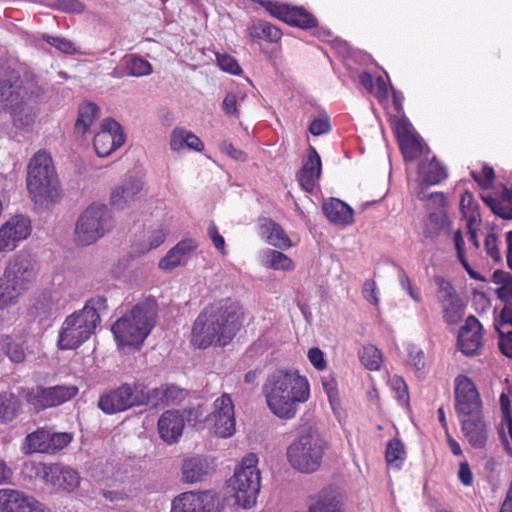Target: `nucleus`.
<instances>
[{
  "label": "nucleus",
  "instance_id": "4468645a",
  "mask_svg": "<svg viewBox=\"0 0 512 512\" xmlns=\"http://www.w3.org/2000/svg\"><path fill=\"white\" fill-rule=\"evenodd\" d=\"M78 394L75 385H56L52 387L38 386L28 392L26 400L37 411L59 406Z\"/></svg>",
  "mask_w": 512,
  "mask_h": 512
},
{
  "label": "nucleus",
  "instance_id": "0eeeda50",
  "mask_svg": "<svg viewBox=\"0 0 512 512\" xmlns=\"http://www.w3.org/2000/svg\"><path fill=\"white\" fill-rule=\"evenodd\" d=\"M328 443L315 430L298 436L287 448L289 464L302 473L315 472L322 463Z\"/></svg>",
  "mask_w": 512,
  "mask_h": 512
},
{
  "label": "nucleus",
  "instance_id": "f03ea898",
  "mask_svg": "<svg viewBox=\"0 0 512 512\" xmlns=\"http://www.w3.org/2000/svg\"><path fill=\"white\" fill-rule=\"evenodd\" d=\"M263 394L269 410L279 419H293L298 406L310 398L308 379L295 369H278L269 375L263 385Z\"/></svg>",
  "mask_w": 512,
  "mask_h": 512
},
{
  "label": "nucleus",
  "instance_id": "1a4fd4ad",
  "mask_svg": "<svg viewBox=\"0 0 512 512\" xmlns=\"http://www.w3.org/2000/svg\"><path fill=\"white\" fill-rule=\"evenodd\" d=\"M257 463L258 457L255 453L246 455L230 479L236 502L245 509L256 504L260 491L261 477Z\"/></svg>",
  "mask_w": 512,
  "mask_h": 512
},
{
  "label": "nucleus",
  "instance_id": "864d4df0",
  "mask_svg": "<svg viewBox=\"0 0 512 512\" xmlns=\"http://www.w3.org/2000/svg\"><path fill=\"white\" fill-rule=\"evenodd\" d=\"M398 280L401 288L410 296L416 303H422L421 291L416 287L404 269L400 268L398 271Z\"/></svg>",
  "mask_w": 512,
  "mask_h": 512
},
{
  "label": "nucleus",
  "instance_id": "ddd939ff",
  "mask_svg": "<svg viewBox=\"0 0 512 512\" xmlns=\"http://www.w3.org/2000/svg\"><path fill=\"white\" fill-rule=\"evenodd\" d=\"M455 411L459 418L482 413V400L474 382L466 375L455 378Z\"/></svg>",
  "mask_w": 512,
  "mask_h": 512
},
{
  "label": "nucleus",
  "instance_id": "f8f14e48",
  "mask_svg": "<svg viewBox=\"0 0 512 512\" xmlns=\"http://www.w3.org/2000/svg\"><path fill=\"white\" fill-rule=\"evenodd\" d=\"M72 441V434L54 432L47 427H40L29 433L24 440L22 451L24 454L44 453L55 454L64 449Z\"/></svg>",
  "mask_w": 512,
  "mask_h": 512
},
{
  "label": "nucleus",
  "instance_id": "aec40b11",
  "mask_svg": "<svg viewBox=\"0 0 512 512\" xmlns=\"http://www.w3.org/2000/svg\"><path fill=\"white\" fill-rule=\"evenodd\" d=\"M321 173L322 162L320 155L313 146H310L307 158L296 174V179L304 191L312 193L321 177Z\"/></svg>",
  "mask_w": 512,
  "mask_h": 512
},
{
  "label": "nucleus",
  "instance_id": "603ef678",
  "mask_svg": "<svg viewBox=\"0 0 512 512\" xmlns=\"http://www.w3.org/2000/svg\"><path fill=\"white\" fill-rule=\"evenodd\" d=\"M48 468H51V464L36 461H27L23 465V471L30 478L41 479L46 484L49 477Z\"/></svg>",
  "mask_w": 512,
  "mask_h": 512
},
{
  "label": "nucleus",
  "instance_id": "20e7f679",
  "mask_svg": "<svg viewBox=\"0 0 512 512\" xmlns=\"http://www.w3.org/2000/svg\"><path fill=\"white\" fill-rule=\"evenodd\" d=\"M107 309V300L96 296L86 301L84 307L67 316L59 330L57 347L75 350L88 341L100 324V311Z\"/></svg>",
  "mask_w": 512,
  "mask_h": 512
},
{
  "label": "nucleus",
  "instance_id": "69168bd1",
  "mask_svg": "<svg viewBox=\"0 0 512 512\" xmlns=\"http://www.w3.org/2000/svg\"><path fill=\"white\" fill-rule=\"evenodd\" d=\"M308 359L315 369L323 371L327 368V361L321 349L314 347L308 351Z\"/></svg>",
  "mask_w": 512,
  "mask_h": 512
},
{
  "label": "nucleus",
  "instance_id": "39448f33",
  "mask_svg": "<svg viewBox=\"0 0 512 512\" xmlns=\"http://www.w3.org/2000/svg\"><path fill=\"white\" fill-rule=\"evenodd\" d=\"M156 316L157 303L154 299L137 303L112 325L118 346L139 350L155 326Z\"/></svg>",
  "mask_w": 512,
  "mask_h": 512
},
{
  "label": "nucleus",
  "instance_id": "9d476101",
  "mask_svg": "<svg viewBox=\"0 0 512 512\" xmlns=\"http://www.w3.org/2000/svg\"><path fill=\"white\" fill-rule=\"evenodd\" d=\"M114 226L109 208L104 204L90 205L79 217L75 228V241L87 246L95 243Z\"/></svg>",
  "mask_w": 512,
  "mask_h": 512
},
{
  "label": "nucleus",
  "instance_id": "e2e57ef3",
  "mask_svg": "<svg viewBox=\"0 0 512 512\" xmlns=\"http://www.w3.org/2000/svg\"><path fill=\"white\" fill-rule=\"evenodd\" d=\"M322 386L327 394L330 404L334 407V404L338 401L339 391L336 379L332 376L322 377Z\"/></svg>",
  "mask_w": 512,
  "mask_h": 512
},
{
  "label": "nucleus",
  "instance_id": "052dcab7",
  "mask_svg": "<svg viewBox=\"0 0 512 512\" xmlns=\"http://www.w3.org/2000/svg\"><path fill=\"white\" fill-rule=\"evenodd\" d=\"M484 246L487 255L494 261L500 262L502 255L499 249V241L495 233H488L485 237Z\"/></svg>",
  "mask_w": 512,
  "mask_h": 512
},
{
  "label": "nucleus",
  "instance_id": "b1692460",
  "mask_svg": "<svg viewBox=\"0 0 512 512\" xmlns=\"http://www.w3.org/2000/svg\"><path fill=\"white\" fill-rule=\"evenodd\" d=\"M322 212L329 222L347 226L354 221V210L344 201L338 198H329L322 204Z\"/></svg>",
  "mask_w": 512,
  "mask_h": 512
},
{
  "label": "nucleus",
  "instance_id": "bf43d9fd",
  "mask_svg": "<svg viewBox=\"0 0 512 512\" xmlns=\"http://www.w3.org/2000/svg\"><path fill=\"white\" fill-rule=\"evenodd\" d=\"M168 235V229L165 225L161 224L157 228L151 230L148 234L147 242L148 248L147 250H152L158 248L162 245Z\"/></svg>",
  "mask_w": 512,
  "mask_h": 512
},
{
  "label": "nucleus",
  "instance_id": "a19ab883",
  "mask_svg": "<svg viewBox=\"0 0 512 512\" xmlns=\"http://www.w3.org/2000/svg\"><path fill=\"white\" fill-rule=\"evenodd\" d=\"M251 36L270 43H277L282 37V31L267 21L259 20L250 28Z\"/></svg>",
  "mask_w": 512,
  "mask_h": 512
},
{
  "label": "nucleus",
  "instance_id": "4d7b16f0",
  "mask_svg": "<svg viewBox=\"0 0 512 512\" xmlns=\"http://www.w3.org/2000/svg\"><path fill=\"white\" fill-rule=\"evenodd\" d=\"M216 61L221 70L227 73L239 75L242 72L237 60L227 53H217Z\"/></svg>",
  "mask_w": 512,
  "mask_h": 512
},
{
  "label": "nucleus",
  "instance_id": "412c9836",
  "mask_svg": "<svg viewBox=\"0 0 512 512\" xmlns=\"http://www.w3.org/2000/svg\"><path fill=\"white\" fill-rule=\"evenodd\" d=\"M185 426L183 415L177 410H167L159 418L157 427L161 439L167 444L179 441Z\"/></svg>",
  "mask_w": 512,
  "mask_h": 512
},
{
  "label": "nucleus",
  "instance_id": "6ab92c4d",
  "mask_svg": "<svg viewBox=\"0 0 512 512\" xmlns=\"http://www.w3.org/2000/svg\"><path fill=\"white\" fill-rule=\"evenodd\" d=\"M482 345V325L475 316L470 315L465 320V324L461 327L459 332V349L463 354L471 356L478 353Z\"/></svg>",
  "mask_w": 512,
  "mask_h": 512
},
{
  "label": "nucleus",
  "instance_id": "a18cd8bd",
  "mask_svg": "<svg viewBox=\"0 0 512 512\" xmlns=\"http://www.w3.org/2000/svg\"><path fill=\"white\" fill-rule=\"evenodd\" d=\"M453 241L457 253V259L462 264L463 268L465 269L469 277L474 280L482 282L485 281V277H483L480 273L475 271L467 261V258L465 256V241L460 230L454 232Z\"/></svg>",
  "mask_w": 512,
  "mask_h": 512
},
{
  "label": "nucleus",
  "instance_id": "680f3d73",
  "mask_svg": "<svg viewBox=\"0 0 512 512\" xmlns=\"http://www.w3.org/2000/svg\"><path fill=\"white\" fill-rule=\"evenodd\" d=\"M184 257L180 255L175 249L171 248L167 254L159 261V268L164 271H171L181 265Z\"/></svg>",
  "mask_w": 512,
  "mask_h": 512
},
{
  "label": "nucleus",
  "instance_id": "de8ad7c7",
  "mask_svg": "<svg viewBox=\"0 0 512 512\" xmlns=\"http://www.w3.org/2000/svg\"><path fill=\"white\" fill-rule=\"evenodd\" d=\"M447 222L444 213L431 212L424 223L423 234L426 238L434 239L439 236Z\"/></svg>",
  "mask_w": 512,
  "mask_h": 512
},
{
  "label": "nucleus",
  "instance_id": "a211bd4d",
  "mask_svg": "<svg viewBox=\"0 0 512 512\" xmlns=\"http://www.w3.org/2000/svg\"><path fill=\"white\" fill-rule=\"evenodd\" d=\"M215 433L221 437H230L235 432L234 404L229 394L224 393L214 401V410L210 414Z\"/></svg>",
  "mask_w": 512,
  "mask_h": 512
},
{
  "label": "nucleus",
  "instance_id": "cd10ccee",
  "mask_svg": "<svg viewBox=\"0 0 512 512\" xmlns=\"http://www.w3.org/2000/svg\"><path fill=\"white\" fill-rule=\"evenodd\" d=\"M149 404L169 405L176 404L184 400L186 391L172 384H165L158 388L149 389Z\"/></svg>",
  "mask_w": 512,
  "mask_h": 512
},
{
  "label": "nucleus",
  "instance_id": "dca6fc26",
  "mask_svg": "<svg viewBox=\"0 0 512 512\" xmlns=\"http://www.w3.org/2000/svg\"><path fill=\"white\" fill-rule=\"evenodd\" d=\"M32 231L28 217L16 215L0 227V253L14 250Z\"/></svg>",
  "mask_w": 512,
  "mask_h": 512
},
{
  "label": "nucleus",
  "instance_id": "2f4dec72",
  "mask_svg": "<svg viewBox=\"0 0 512 512\" xmlns=\"http://www.w3.org/2000/svg\"><path fill=\"white\" fill-rule=\"evenodd\" d=\"M185 147L201 152L204 149V144L194 133L183 128H175L170 137L171 150L180 151Z\"/></svg>",
  "mask_w": 512,
  "mask_h": 512
},
{
  "label": "nucleus",
  "instance_id": "79ce46f5",
  "mask_svg": "<svg viewBox=\"0 0 512 512\" xmlns=\"http://www.w3.org/2000/svg\"><path fill=\"white\" fill-rule=\"evenodd\" d=\"M25 492L12 488L0 489V512H19Z\"/></svg>",
  "mask_w": 512,
  "mask_h": 512
},
{
  "label": "nucleus",
  "instance_id": "2eb2a0df",
  "mask_svg": "<svg viewBox=\"0 0 512 512\" xmlns=\"http://www.w3.org/2000/svg\"><path fill=\"white\" fill-rule=\"evenodd\" d=\"M125 142L121 125L112 118L101 122L100 130L95 134L93 146L99 157H107Z\"/></svg>",
  "mask_w": 512,
  "mask_h": 512
},
{
  "label": "nucleus",
  "instance_id": "13d9d810",
  "mask_svg": "<svg viewBox=\"0 0 512 512\" xmlns=\"http://www.w3.org/2000/svg\"><path fill=\"white\" fill-rule=\"evenodd\" d=\"M471 177L478 183V185L483 189H489L492 187L495 173L494 169L488 164H484L482 167V172L471 171Z\"/></svg>",
  "mask_w": 512,
  "mask_h": 512
},
{
  "label": "nucleus",
  "instance_id": "72a5a7b5",
  "mask_svg": "<svg viewBox=\"0 0 512 512\" xmlns=\"http://www.w3.org/2000/svg\"><path fill=\"white\" fill-rule=\"evenodd\" d=\"M482 200L494 214L504 219H512V189L504 188L499 198L486 195L482 196Z\"/></svg>",
  "mask_w": 512,
  "mask_h": 512
},
{
  "label": "nucleus",
  "instance_id": "e433bc0d",
  "mask_svg": "<svg viewBox=\"0 0 512 512\" xmlns=\"http://www.w3.org/2000/svg\"><path fill=\"white\" fill-rule=\"evenodd\" d=\"M285 23L301 29L317 27V19L304 8L289 6Z\"/></svg>",
  "mask_w": 512,
  "mask_h": 512
},
{
  "label": "nucleus",
  "instance_id": "473e14b6",
  "mask_svg": "<svg viewBox=\"0 0 512 512\" xmlns=\"http://www.w3.org/2000/svg\"><path fill=\"white\" fill-rule=\"evenodd\" d=\"M122 68L123 73L118 75L115 71V76H132V77H142L147 76L152 73V65L149 61L143 59L142 57L136 54H128L122 58Z\"/></svg>",
  "mask_w": 512,
  "mask_h": 512
},
{
  "label": "nucleus",
  "instance_id": "37998d69",
  "mask_svg": "<svg viewBox=\"0 0 512 512\" xmlns=\"http://www.w3.org/2000/svg\"><path fill=\"white\" fill-rule=\"evenodd\" d=\"M406 458V450L403 442L398 438L388 441L385 451V460L388 466L401 469Z\"/></svg>",
  "mask_w": 512,
  "mask_h": 512
},
{
  "label": "nucleus",
  "instance_id": "9b49d317",
  "mask_svg": "<svg viewBox=\"0 0 512 512\" xmlns=\"http://www.w3.org/2000/svg\"><path fill=\"white\" fill-rule=\"evenodd\" d=\"M40 269L37 256L30 251L21 250L8 260L3 275L27 292L36 283Z\"/></svg>",
  "mask_w": 512,
  "mask_h": 512
},
{
  "label": "nucleus",
  "instance_id": "774afa93",
  "mask_svg": "<svg viewBox=\"0 0 512 512\" xmlns=\"http://www.w3.org/2000/svg\"><path fill=\"white\" fill-rule=\"evenodd\" d=\"M19 512H45V509L41 502L25 493Z\"/></svg>",
  "mask_w": 512,
  "mask_h": 512
},
{
  "label": "nucleus",
  "instance_id": "8fccbe9b",
  "mask_svg": "<svg viewBox=\"0 0 512 512\" xmlns=\"http://www.w3.org/2000/svg\"><path fill=\"white\" fill-rule=\"evenodd\" d=\"M267 266L274 270L292 271L295 264L291 258L277 250H269L267 253Z\"/></svg>",
  "mask_w": 512,
  "mask_h": 512
},
{
  "label": "nucleus",
  "instance_id": "f3484780",
  "mask_svg": "<svg viewBox=\"0 0 512 512\" xmlns=\"http://www.w3.org/2000/svg\"><path fill=\"white\" fill-rule=\"evenodd\" d=\"M448 177L446 167L437 160L436 156L430 159L425 156L418 164V190L417 198L421 201L426 199V189L430 186L440 184Z\"/></svg>",
  "mask_w": 512,
  "mask_h": 512
},
{
  "label": "nucleus",
  "instance_id": "6e6552de",
  "mask_svg": "<svg viewBox=\"0 0 512 512\" xmlns=\"http://www.w3.org/2000/svg\"><path fill=\"white\" fill-rule=\"evenodd\" d=\"M149 405L148 386L139 381L122 383L104 391L98 399V408L106 415L125 412L131 408Z\"/></svg>",
  "mask_w": 512,
  "mask_h": 512
},
{
  "label": "nucleus",
  "instance_id": "7c9ffc66",
  "mask_svg": "<svg viewBox=\"0 0 512 512\" xmlns=\"http://www.w3.org/2000/svg\"><path fill=\"white\" fill-rule=\"evenodd\" d=\"M20 398L10 391H0V422L8 424L14 421L21 412Z\"/></svg>",
  "mask_w": 512,
  "mask_h": 512
},
{
  "label": "nucleus",
  "instance_id": "7ed1b4c3",
  "mask_svg": "<svg viewBox=\"0 0 512 512\" xmlns=\"http://www.w3.org/2000/svg\"><path fill=\"white\" fill-rule=\"evenodd\" d=\"M37 95L34 84L21 79L20 73L7 63L0 64V111L11 114L14 126L26 128L34 123Z\"/></svg>",
  "mask_w": 512,
  "mask_h": 512
},
{
  "label": "nucleus",
  "instance_id": "c03bdc74",
  "mask_svg": "<svg viewBox=\"0 0 512 512\" xmlns=\"http://www.w3.org/2000/svg\"><path fill=\"white\" fill-rule=\"evenodd\" d=\"M444 322L449 325L458 324L465 312V304L459 297L454 300L440 304Z\"/></svg>",
  "mask_w": 512,
  "mask_h": 512
},
{
  "label": "nucleus",
  "instance_id": "5701e85b",
  "mask_svg": "<svg viewBox=\"0 0 512 512\" xmlns=\"http://www.w3.org/2000/svg\"><path fill=\"white\" fill-rule=\"evenodd\" d=\"M48 469L49 477L47 484L68 492L74 491L79 487L81 478L75 469L58 463L51 464V468Z\"/></svg>",
  "mask_w": 512,
  "mask_h": 512
},
{
  "label": "nucleus",
  "instance_id": "bb28decb",
  "mask_svg": "<svg viewBox=\"0 0 512 512\" xmlns=\"http://www.w3.org/2000/svg\"><path fill=\"white\" fill-rule=\"evenodd\" d=\"M209 464L204 457L193 456L183 460L181 466L182 480L194 484L201 482L209 473Z\"/></svg>",
  "mask_w": 512,
  "mask_h": 512
},
{
  "label": "nucleus",
  "instance_id": "09e8293b",
  "mask_svg": "<svg viewBox=\"0 0 512 512\" xmlns=\"http://www.w3.org/2000/svg\"><path fill=\"white\" fill-rule=\"evenodd\" d=\"M170 512H197L195 491H187L177 495L171 502Z\"/></svg>",
  "mask_w": 512,
  "mask_h": 512
},
{
  "label": "nucleus",
  "instance_id": "3c124183",
  "mask_svg": "<svg viewBox=\"0 0 512 512\" xmlns=\"http://www.w3.org/2000/svg\"><path fill=\"white\" fill-rule=\"evenodd\" d=\"M360 360L367 369L378 370L382 363L381 351L373 345L365 346L360 352Z\"/></svg>",
  "mask_w": 512,
  "mask_h": 512
},
{
  "label": "nucleus",
  "instance_id": "423d86ee",
  "mask_svg": "<svg viewBox=\"0 0 512 512\" xmlns=\"http://www.w3.org/2000/svg\"><path fill=\"white\" fill-rule=\"evenodd\" d=\"M26 183L29 195L36 204L56 202L60 198V182L52 157L45 150H39L31 158Z\"/></svg>",
  "mask_w": 512,
  "mask_h": 512
},
{
  "label": "nucleus",
  "instance_id": "c85d7f7f",
  "mask_svg": "<svg viewBox=\"0 0 512 512\" xmlns=\"http://www.w3.org/2000/svg\"><path fill=\"white\" fill-rule=\"evenodd\" d=\"M260 234L266 242L279 249H288L292 243L284 229L269 218H264L260 224Z\"/></svg>",
  "mask_w": 512,
  "mask_h": 512
},
{
  "label": "nucleus",
  "instance_id": "0e129e2a",
  "mask_svg": "<svg viewBox=\"0 0 512 512\" xmlns=\"http://www.w3.org/2000/svg\"><path fill=\"white\" fill-rule=\"evenodd\" d=\"M207 235L211 239L214 247L224 255L226 253L225 250V240L223 236L219 233L218 228L214 222H211L207 229Z\"/></svg>",
  "mask_w": 512,
  "mask_h": 512
},
{
  "label": "nucleus",
  "instance_id": "4c0bfd02",
  "mask_svg": "<svg viewBox=\"0 0 512 512\" xmlns=\"http://www.w3.org/2000/svg\"><path fill=\"white\" fill-rule=\"evenodd\" d=\"M398 144L405 162H412L423 155L425 147L417 134L405 136Z\"/></svg>",
  "mask_w": 512,
  "mask_h": 512
},
{
  "label": "nucleus",
  "instance_id": "6e6d98bb",
  "mask_svg": "<svg viewBox=\"0 0 512 512\" xmlns=\"http://www.w3.org/2000/svg\"><path fill=\"white\" fill-rule=\"evenodd\" d=\"M42 38L49 45L65 54L73 55L77 53V48L75 44L67 38L50 36L47 34H44Z\"/></svg>",
  "mask_w": 512,
  "mask_h": 512
},
{
  "label": "nucleus",
  "instance_id": "5fc2aeb1",
  "mask_svg": "<svg viewBox=\"0 0 512 512\" xmlns=\"http://www.w3.org/2000/svg\"><path fill=\"white\" fill-rule=\"evenodd\" d=\"M259 3L265 10L272 16L283 22L286 20L287 12L289 9L288 4L274 2L271 0H252Z\"/></svg>",
  "mask_w": 512,
  "mask_h": 512
},
{
  "label": "nucleus",
  "instance_id": "338daca9",
  "mask_svg": "<svg viewBox=\"0 0 512 512\" xmlns=\"http://www.w3.org/2000/svg\"><path fill=\"white\" fill-rule=\"evenodd\" d=\"M498 346L501 353L512 360V329L507 332H499Z\"/></svg>",
  "mask_w": 512,
  "mask_h": 512
},
{
  "label": "nucleus",
  "instance_id": "4be33fe9",
  "mask_svg": "<svg viewBox=\"0 0 512 512\" xmlns=\"http://www.w3.org/2000/svg\"><path fill=\"white\" fill-rule=\"evenodd\" d=\"M461 429L473 448H484L486 445L488 433L487 425L483 420L482 413L459 418Z\"/></svg>",
  "mask_w": 512,
  "mask_h": 512
},
{
  "label": "nucleus",
  "instance_id": "a878e982",
  "mask_svg": "<svg viewBox=\"0 0 512 512\" xmlns=\"http://www.w3.org/2000/svg\"><path fill=\"white\" fill-rule=\"evenodd\" d=\"M499 402L502 418L497 425V434L506 453L512 457V416L510 398L507 394L502 393Z\"/></svg>",
  "mask_w": 512,
  "mask_h": 512
},
{
  "label": "nucleus",
  "instance_id": "393cba45",
  "mask_svg": "<svg viewBox=\"0 0 512 512\" xmlns=\"http://www.w3.org/2000/svg\"><path fill=\"white\" fill-rule=\"evenodd\" d=\"M142 189V181L138 178L130 177L112 190L110 203L117 209H123L136 199V196Z\"/></svg>",
  "mask_w": 512,
  "mask_h": 512
},
{
  "label": "nucleus",
  "instance_id": "49530a36",
  "mask_svg": "<svg viewBox=\"0 0 512 512\" xmlns=\"http://www.w3.org/2000/svg\"><path fill=\"white\" fill-rule=\"evenodd\" d=\"M434 282L437 286L436 299L440 304L459 298L452 282L441 275L434 276Z\"/></svg>",
  "mask_w": 512,
  "mask_h": 512
},
{
  "label": "nucleus",
  "instance_id": "c756f323",
  "mask_svg": "<svg viewBox=\"0 0 512 512\" xmlns=\"http://www.w3.org/2000/svg\"><path fill=\"white\" fill-rule=\"evenodd\" d=\"M0 352L13 364H21L26 359L25 340L11 335L0 334Z\"/></svg>",
  "mask_w": 512,
  "mask_h": 512
},
{
  "label": "nucleus",
  "instance_id": "ea45409f",
  "mask_svg": "<svg viewBox=\"0 0 512 512\" xmlns=\"http://www.w3.org/2000/svg\"><path fill=\"white\" fill-rule=\"evenodd\" d=\"M492 282L497 286V297L504 303L512 302V274L496 270L492 275Z\"/></svg>",
  "mask_w": 512,
  "mask_h": 512
},
{
  "label": "nucleus",
  "instance_id": "58836bf2",
  "mask_svg": "<svg viewBox=\"0 0 512 512\" xmlns=\"http://www.w3.org/2000/svg\"><path fill=\"white\" fill-rule=\"evenodd\" d=\"M197 512H221L223 503L218 493L212 490L195 492Z\"/></svg>",
  "mask_w": 512,
  "mask_h": 512
},
{
  "label": "nucleus",
  "instance_id": "f257e3e1",
  "mask_svg": "<svg viewBox=\"0 0 512 512\" xmlns=\"http://www.w3.org/2000/svg\"><path fill=\"white\" fill-rule=\"evenodd\" d=\"M242 315L240 304L230 298L207 305L193 323L191 344L199 349L228 345L241 327Z\"/></svg>",
  "mask_w": 512,
  "mask_h": 512
},
{
  "label": "nucleus",
  "instance_id": "f704fd0d",
  "mask_svg": "<svg viewBox=\"0 0 512 512\" xmlns=\"http://www.w3.org/2000/svg\"><path fill=\"white\" fill-rule=\"evenodd\" d=\"M24 293L25 291L2 274L0 277V310L17 305Z\"/></svg>",
  "mask_w": 512,
  "mask_h": 512
},
{
  "label": "nucleus",
  "instance_id": "c9c22d12",
  "mask_svg": "<svg viewBox=\"0 0 512 512\" xmlns=\"http://www.w3.org/2000/svg\"><path fill=\"white\" fill-rule=\"evenodd\" d=\"M99 107L92 102L84 103L79 107L78 117L75 122V132L84 135L99 117Z\"/></svg>",
  "mask_w": 512,
  "mask_h": 512
}]
</instances>
